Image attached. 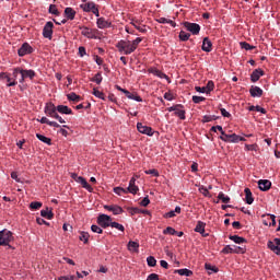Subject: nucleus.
<instances>
[{"label":"nucleus","mask_w":280,"mask_h":280,"mask_svg":"<svg viewBox=\"0 0 280 280\" xmlns=\"http://www.w3.org/2000/svg\"><path fill=\"white\" fill-rule=\"evenodd\" d=\"M141 40V37H138L132 42L127 39H120L119 42H117V44H115V48H117V51H119L120 54L129 56L130 54L136 51Z\"/></svg>","instance_id":"1"},{"label":"nucleus","mask_w":280,"mask_h":280,"mask_svg":"<svg viewBox=\"0 0 280 280\" xmlns=\"http://www.w3.org/2000/svg\"><path fill=\"white\" fill-rule=\"evenodd\" d=\"M36 73L32 69H22L21 67H16L12 69V78L14 80L18 79L20 84H24L26 80L33 81L35 79Z\"/></svg>","instance_id":"2"},{"label":"nucleus","mask_w":280,"mask_h":280,"mask_svg":"<svg viewBox=\"0 0 280 280\" xmlns=\"http://www.w3.org/2000/svg\"><path fill=\"white\" fill-rule=\"evenodd\" d=\"M244 253H246V248L238 247L235 245H233V247H231V245H225V247L222 249V254L224 255H230V254L244 255Z\"/></svg>","instance_id":"3"},{"label":"nucleus","mask_w":280,"mask_h":280,"mask_svg":"<svg viewBox=\"0 0 280 280\" xmlns=\"http://www.w3.org/2000/svg\"><path fill=\"white\" fill-rule=\"evenodd\" d=\"M115 222H112V217L108 214H100L96 218V224L101 226L102 229H108L110 224H114Z\"/></svg>","instance_id":"4"},{"label":"nucleus","mask_w":280,"mask_h":280,"mask_svg":"<svg viewBox=\"0 0 280 280\" xmlns=\"http://www.w3.org/2000/svg\"><path fill=\"white\" fill-rule=\"evenodd\" d=\"M12 242V233L9 230L0 231V246H9Z\"/></svg>","instance_id":"5"},{"label":"nucleus","mask_w":280,"mask_h":280,"mask_svg":"<svg viewBox=\"0 0 280 280\" xmlns=\"http://www.w3.org/2000/svg\"><path fill=\"white\" fill-rule=\"evenodd\" d=\"M183 105L182 104H177V105H173L172 107H167V112L175 113V116L179 117L180 120H185L186 119V112L182 109Z\"/></svg>","instance_id":"6"},{"label":"nucleus","mask_w":280,"mask_h":280,"mask_svg":"<svg viewBox=\"0 0 280 280\" xmlns=\"http://www.w3.org/2000/svg\"><path fill=\"white\" fill-rule=\"evenodd\" d=\"M184 25L186 31L190 32L194 36H198L200 34V30H201L200 24L185 22Z\"/></svg>","instance_id":"7"},{"label":"nucleus","mask_w":280,"mask_h":280,"mask_svg":"<svg viewBox=\"0 0 280 280\" xmlns=\"http://www.w3.org/2000/svg\"><path fill=\"white\" fill-rule=\"evenodd\" d=\"M52 30H54V23L46 22V24H44V28H43V37L51 40V34H54Z\"/></svg>","instance_id":"8"},{"label":"nucleus","mask_w":280,"mask_h":280,"mask_svg":"<svg viewBox=\"0 0 280 280\" xmlns=\"http://www.w3.org/2000/svg\"><path fill=\"white\" fill-rule=\"evenodd\" d=\"M30 54H33V48L28 43L22 44V47H20L18 49V56H20V57H24V56H27Z\"/></svg>","instance_id":"9"},{"label":"nucleus","mask_w":280,"mask_h":280,"mask_svg":"<svg viewBox=\"0 0 280 280\" xmlns=\"http://www.w3.org/2000/svg\"><path fill=\"white\" fill-rule=\"evenodd\" d=\"M44 114H46V116L58 115V106L54 105V103H46Z\"/></svg>","instance_id":"10"},{"label":"nucleus","mask_w":280,"mask_h":280,"mask_svg":"<svg viewBox=\"0 0 280 280\" xmlns=\"http://www.w3.org/2000/svg\"><path fill=\"white\" fill-rule=\"evenodd\" d=\"M136 127L141 135L153 137V129L151 127L144 126L142 122H138Z\"/></svg>","instance_id":"11"},{"label":"nucleus","mask_w":280,"mask_h":280,"mask_svg":"<svg viewBox=\"0 0 280 280\" xmlns=\"http://www.w3.org/2000/svg\"><path fill=\"white\" fill-rule=\"evenodd\" d=\"M104 210L112 212L114 215L122 213V208L117 205H104Z\"/></svg>","instance_id":"12"},{"label":"nucleus","mask_w":280,"mask_h":280,"mask_svg":"<svg viewBox=\"0 0 280 280\" xmlns=\"http://www.w3.org/2000/svg\"><path fill=\"white\" fill-rule=\"evenodd\" d=\"M97 33L96 30L90 28V27H82V36L90 38V39H95L97 36L95 35Z\"/></svg>","instance_id":"13"},{"label":"nucleus","mask_w":280,"mask_h":280,"mask_svg":"<svg viewBox=\"0 0 280 280\" xmlns=\"http://www.w3.org/2000/svg\"><path fill=\"white\" fill-rule=\"evenodd\" d=\"M96 27H98V30H106L112 27V22H109L108 20L104 19V18H98L96 19Z\"/></svg>","instance_id":"14"},{"label":"nucleus","mask_w":280,"mask_h":280,"mask_svg":"<svg viewBox=\"0 0 280 280\" xmlns=\"http://www.w3.org/2000/svg\"><path fill=\"white\" fill-rule=\"evenodd\" d=\"M265 72L262 69H256L254 70V72H252V74L249 75V80L253 82V83H256L257 81H259V79L261 77H264Z\"/></svg>","instance_id":"15"},{"label":"nucleus","mask_w":280,"mask_h":280,"mask_svg":"<svg viewBox=\"0 0 280 280\" xmlns=\"http://www.w3.org/2000/svg\"><path fill=\"white\" fill-rule=\"evenodd\" d=\"M237 133H230V136H220L219 139L225 143H237Z\"/></svg>","instance_id":"16"},{"label":"nucleus","mask_w":280,"mask_h":280,"mask_svg":"<svg viewBox=\"0 0 280 280\" xmlns=\"http://www.w3.org/2000/svg\"><path fill=\"white\" fill-rule=\"evenodd\" d=\"M264 95V90L258 86L252 85L249 88V96L252 97H261Z\"/></svg>","instance_id":"17"},{"label":"nucleus","mask_w":280,"mask_h":280,"mask_svg":"<svg viewBox=\"0 0 280 280\" xmlns=\"http://www.w3.org/2000/svg\"><path fill=\"white\" fill-rule=\"evenodd\" d=\"M257 185L259 186V190L269 191L272 184L270 183V180L261 179L257 182Z\"/></svg>","instance_id":"18"},{"label":"nucleus","mask_w":280,"mask_h":280,"mask_svg":"<svg viewBox=\"0 0 280 280\" xmlns=\"http://www.w3.org/2000/svg\"><path fill=\"white\" fill-rule=\"evenodd\" d=\"M201 50H203L206 52L212 51V43L209 39V37L203 38V44L201 45Z\"/></svg>","instance_id":"19"},{"label":"nucleus","mask_w":280,"mask_h":280,"mask_svg":"<svg viewBox=\"0 0 280 280\" xmlns=\"http://www.w3.org/2000/svg\"><path fill=\"white\" fill-rule=\"evenodd\" d=\"M57 113L61 115H72V109L69 106L57 105Z\"/></svg>","instance_id":"20"},{"label":"nucleus","mask_w":280,"mask_h":280,"mask_svg":"<svg viewBox=\"0 0 280 280\" xmlns=\"http://www.w3.org/2000/svg\"><path fill=\"white\" fill-rule=\"evenodd\" d=\"M77 15V11H74L72 8H65V18L69 21H74V18Z\"/></svg>","instance_id":"21"},{"label":"nucleus","mask_w":280,"mask_h":280,"mask_svg":"<svg viewBox=\"0 0 280 280\" xmlns=\"http://www.w3.org/2000/svg\"><path fill=\"white\" fill-rule=\"evenodd\" d=\"M80 8H82L83 12H92V11L98 10L95 3L93 2L81 4Z\"/></svg>","instance_id":"22"},{"label":"nucleus","mask_w":280,"mask_h":280,"mask_svg":"<svg viewBox=\"0 0 280 280\" xmlns=\"http://www.w3.org/2000/svg\"><path fill=\"white\" fill-rule=\"evenodd\" d=\"M267 248H269L270 252L275 253L276 256H280V246L275 245L272 242H267Z\"/></svg>","instance_id":"23"},{"label":"nucleus","mask_w":280,"mask_h":280,"mask_svg":"<svg viewBox=\"0 0 280 280\" xmlns=\"http://www.w3.org/2000/svg\"><path fill=\"white\" fill-rule=\"evenodd\" d=\"M74 182L82 185L83 189H86L90 192H93V187L85 180V178H78Z\"/></svg>","instance_id":"24"},{"label":"nucleus","mask_w":280,"mask_h":280,"mask_svg":"<svg viewBox=\"0 0 280 280\" xmlns=\"http://www.w3.org/2000/svg\"><path fill=\"white\" fill-rule=\"evenodd\" d=\"M149 73H151L154 77L160 78V79H167V75L164 74V72H162L159 69L151 68V69H149Z\"/></svg>","instance_id":"25"},{"label":"nucleus","mask_w":280,"mask_h":280,"mask_svg":"<svg viewBox=\"0 0 280 280\" xmlns=\"http://www.w3.org/2000/svg\"><path fill=\"white\" fill-rule=\"evenodd\" d=\"M245 201L247 205H252L254 202V197H252L250 188H244Z\"/></svg>","instance_id":"26"},{"label":"nucleus","mask_w":280,"mask_h":280,"mask_svg":"<svg viewBox=\"0 0 280 280\" xmlns=\"http://www.w3.org/2000/svg\"><path fill=\"white\" fill-rule=\"evenodd\" d=\"M230 241H232L235 244H246V238L237 236V235H230Z\"/></svg>","instance_id":"27"},{"label":"nucleus","mask_w":280,"mask_h":280,"mask_svg":"<svg viewBox=\"0 0 280 280\" xmlns=\"http://www.w3.org/2000/svg\"><path fill=\"white\" fill-rule=\"evenodd\" d=\"M175 214H180V207H175V210L166 212L164 214V219H172L175 218Z\"/></svg>","instance_id":"28"},{"label":"nucleus","mask_w":280,"mask_h":280,"mask_svg":"<svg viewBox=\"0 0 280 280\" xmlns=\"http://www.w3.org/2000/svg\"><path fill=\"white\" fill-rule=\"evenodd\" d=\"M175 273L179 275L180 277H191L192 271L190 269H175Z\"/></svg>","instance_id":"29"},{"label":"nucleus","mask_w":280,"mask_h":280,"mask_svg":"<svg viewBox=\"0 0 280 280\" xmlns=\"http://www.w3.org/2000/svg\"><path fill=\"white\" fill-rule=\"evenodd\" d=\"M196 233L203 234L206 232V223L198 221V224H196V228L194 229Z\"/></svg>","instance_id":"30"},{"label":"nucleus","mask_w":280,"mask_h":280,"mask_svg":"<svg viewBox=\"0 0 280 280\" xmlns=\"http://www.w3.org/2000/svg\"><path fill=\"white\" fill-rule=\"evenodd\" d=\"M40 217L51 220L54 218V212H51V209L49 210L46 208V210H40Z\"/></svg>","instance_id":"31"},{"label":"nucleus","mask_w":280,"mask_h":280,"mask_svg":"<svg viewBox=\"0 0 280 280\" xmlns=\"http://www.w3.org/2000/svg\"><path fill=\"white\" fill-rule=\"evenodd\" d=\"M140 244L133 241L128 242V252L137 253Z\"/></svg>","instance_id":"32"},{"label":"nucleus","mask_w":280,"mask_h":280,"mask_svg":"<svg viewBox=\"0 0 280 280\" xmlns=\"http://www.w3.org/2000/svg\"><path fill=\"white\" fill-rule=\"evenodd\" d=\"M125 95L130 101L142 102L141 97L137 93L127 92Z\"/></svg>","instance_id":"33"},{"label":"nucleus","mask_w":280,"mask_h":280,"mask_svg":"<svg viewBox=\"0 0 280 280\" xmlns=\"http://www.w3.org/2000/svg\"><path fill=\"white\" fill-rule=\"evenodd\" d=\"M38 141L46 143V145H51V139L48 137H45L44 135L37 133L36 135Z\"/></svg>","instance_id":"34"},{"label":"nucleus","mask_w":280,"mask_h":280,"mask_svg":"<svg viewBox=\"0 0 280 280\" xmlns=\"http://www.w3.org/2000/svg\"><path fill=\"white\" fill-rule=\"evenodd\" d=\"M67 100L69 102H80L81 97L79 95H77V93L71 92L70 94H67Z\"/></svg>","instance_id":"35"},{"label":"nucleus","mask_w":280,"mask_h":280,"mask_svg":"<svg viewBox=\"0 0 280 280\" xmlns=\"http://www.w3.org/2000/svg\"><path fill=\"white\" fill-rule=\"evenodd\" d=\"M91 82L96 83V85H101V83L103 82V74L101 72H97L95 77L91 79Z\"/></svg>","instance_id":"36"},{"label":"nucleus","mask_w":280,"mask_h":280,"mask_svg":"<svg viewBox=\"0 0 280 280\" xmlns=\"http://www.w3.org/2000/svg\"><path fill=\"white\" fill-rule=\"evenodd\" d=\"M218 200L222 201V203H230V197H228L226 195H224L223 191H220V194H218Z\"/></svg>","instance_id":"37"},{"label":"nucleus","mask_w":280,"mask_h":280,"mask_svg":"<svg viewBox=\"0 0 280 280\" xmlns=\"http://www.w3.org/2000/svg\"><path fill=\"white\" fill-rule=\"evenodd\" d=\"M248 110L249 112L261 113L262 115L267 114V110L264 107H260V106H249Z\"/></svg>","instance_id":"38"},{"label":"nucleus","mask_w":280,"mask_h":280,"mask_svg":"<svg viewBox=\"0 0 280 280\" xmlns=\"http://www.w3.org/2000/svg\"><path fill=\"white\" fill-rule=\"evenodd\" d=\"M43 207L40 201H31L30 209L31 210H39Z\"/></svg>","instance_id":"39"},{"label":"nucleus","mask_w":280,"mask_h":280,"mask_svg":"<svg viewBox=\"0 0 280 280\" xmlns=\"http://www.w3.org/2000/svg\"><path fill=\"white\" fill-rule=\"evenodd\" d=\"M114 192L117 196H122V195H127L129 191L125 188H121V187H115Z\"/></svg>","instance_id":"40"},{"label":"nucleus","mask_w":280,"mask_h":280,"mask_svg":"<svg viewBox=\"0 0 280 280\" xmlns=\"http://www.w3.org/2000/svg\"><path fill=\"white\" fill-rule=\"evenodd\" d=\"M89 240H90V233L80 232V241H82L83 244H88Z\"/></svg>","instance_id":"41"},{"label":"nucleus","mask_w":280,"mask_h":280,"mask_svg":"<svg viewBox=\"0 0 280 280\" xmlns=\"http://www.w3.org/2000/svg\"><path fill=\"white\" fill-rule=\"evenodd\" d=\"M48 13H50L55 16H59V11H58V8L56 7V4H50V8L48 9Z\"/></svg>","instance_id":"42"},{"label":"nucleus","mask_w":280,"mask_h":280,"mask_svg":"<svg viewBox=\"0 0 280 280\" xmlns=\"http://www.w3.org/2000/svg\"><path fill=\"white\" fill-rule=\"evenodd\" d=\"M93 95H95L96 98H101L102 101H106V97L104 96V93L98 91L97 89H93Z\"/></svg>","instance_id":"43"},{"label":"nucleus","mask_w":280,"mask_h":280,"mask_svg":"<svg viewBox=\"0 0 280 280\" xmlns=\"http://www.w3.org/2000/svg\"><path fill=\"white\" fill-rule=\"evenodd\" d=\"M147 266L153 268L156 266V259L153 256L147 257Z\"/></svg>","instance_id":"44"},{"label":"nucleus","mask_w":280,"mask_h":280,"mask_svg":"<svg viewBox=\"0 0 280 280\" xmlns=\"http://www.w3.org/2000/svg\"><path fill=\"white\" fill-rule=\"evenodd\" d=\"M108 228L118 230L120 232H125V226H122L120 223H117V222H114V223L109 224Z\"/></svg>","instance_id":"45"},{"label":"nucleus","mask_w":280,"mask_h":280,"mask_svg":"<svg viewBox=\"0 0 280 280\" xmlns=\"http://www.w3.org/2000/svg\"><path fill=\"white\" fill-rule=\"evenodd\" d=\"M162 233L164 235H172V236H174L177 233V231H175L174 228H172V226H167L166 230L162 231Z\"/></svg>","instance_id":"46"},{"label":"nucleus","mask_w":280,"mask_h":280,"mask_svg":"<svg viewBox=\"0 0 280 280\" xmlns=\"http://www.w3.org/2000/svg\"><path fill=\"white\" fill-rule=\"evenodd\" d=\"M241 48H243L246 51H250L252 49H255V46H252L250 44L246 42H241Z\"/></svg>","instance_id":"47"},{"label":"nucleus","mask_w":280,"mask_h":280,"mask_svg":"<svg viewBox=\"0 0 280 280\" xmlns=\"http://www.w3.org/2000/svg\"><path fill=\"white\" fill-rule=\"evenodd\" d=\"M190 38V34L186 33L185 31H180L179 33V40L186 42Z\"/></svg>","instance_id":"48"},{"label":"nucleus","mask_w":280,"mask_h":280,"mask_svg":"<svg viewBox=\"0 0 280 280\" xmlns=\"http://www.w3.org/2000/svg\"><path fill=\"white\" fill-rule=\"evenodd\" d=\"M125 190L129 191V194L136 195L139 189L136 185H128V187L125 188Z\"/></svg>","instance_id":"49"},{"label":"nucleus","mask_w":280,"mask_h":280,"mask_svg":"<svg viewBox=\"0 0 280 280\" xmlns=\"http://www.w3.org/2000/svg\"><path fill=\"white\" fill-rule=\"evenodd\" d=\"M217 119H218L217 116H203L202 122L208 124V122H211V121L217 120Z\"/></svg>","instance_id":"50"},{"label":"nucleus","mask_w":280,"mask_h":280,"mask_svg":"<svg viewBox=\"0 0 280 280\" xmlns=\"http://www.w3.org/2000/svg\"><path fill=\"white\" fill-rule=\"evenodd\" d=\"M192 102H194V104H200L201 102H206V97L194 95Z\"/></svg>","instance_id":"51"},{"label":"nucleus","mask_w":280,"mask_h":280,"mask_svg":"<svg viewBox=\"0 0 280 280\" xmlns=\"http://www.w3.org/2000/svg\"><path fill=\"white\" fill-rule=\"evenodd\" d=\"M91 231L96 234H103V229L98 225H91Z\"/></svg>","instance_id":"52"},{"label":"nucleus","mask_w":280,"mask_h":280,"mask_svg":"<svg viewBox=\"0 0 280 280\" xmlns=\"http://www.w3.org/2000/svg\"><path fill=\"white\" fill-rule=\"evenodd\" d=\"M206 270H210V271H212V272H214V273H218V272H219V268L212 266L211 264H206Z\"/></svg>","instance_id":"53"},{"label":"nucleus","mask_w":280,"mask_h":280,"mask_svg":"<svg viewBox=\"0 0 280 280\" xmlns=\"http://www.w3.org/2000/svg\"><path fill=\"white\" fill-rule=\"evenodd\" d=\"M195 90L198 93H205V94H209L212 92V91H209L207 88H200V86H196Z\"/></svg>","instance_id":"54"},{"label":"nucleus","mask_w":280,"mask_h":280,"mask_svg":"<svg viewBox=\"0 0 280 280\" xmlns=\"http://www.w3.org/2000/svg\"><path fill=\"white\" fill-rule=\"evenodd\" d=\"M145 174L151 175L153 177H159V171H156V170H147Z\"/></svg>","instance_id":"55"},{"label":"nucleus","mask_w":280,"mask_h":280,"mask_svg":"<svg viewBox=\"0 0 280 280\" xmlns=\"http://www.w3.org/2000/svg\"><path fill=\"white\" fill-rule=\"evenodd\" d=\"M47 116L56 119L57 121H59V124H65L63 118L61 116H59L58 114H56V115H47Z\"/></svg>","instance_id":"56"},{"label":"nucleus","mask_w":280,"mask_h":280,"mask_svg":"<svg viewBox=\"0 0 280 280\" xmlns=\"http://www.w3.org/2000/svg\"><path fill=\"white\" fill-rule=\"evenodd\" d=\"M47 116L56 119L57 121H59V124H65L63 118L61 116H59L58 114H56V115H47Z\"/></svg>","instance_id":"57"},{"label":"nucleus","mask_w":280,"mask_h":280,"mask_svg":"<svg viewBox=\"0 0 280 280\" xmlns=\"http://www.w3.org/2000/svg\"><path fill=\"white\" fill-rule=\"evenodd\" d=\"M202 89H207L208 91L214 90V83L212 81H208L207 85L203 86Z\"/></svg>","instance_id":"58"},{"label":"nucleus","mask_w":280,"mask_h":280,"mask_svg":"<svg viewBox=\"0 0 280 280\" xmlns=\"http://www.w3.org/2000/svg\"><path fill=\"white\" fill-rule=\"evenodd\" d=\"M164 100H166L168 102H172V101H174V95L172 93H170V92H166L164 94Z\"/></svg>","instance_id":"59"},{"label":"nucleus","mask_w":280,"mask_h":280,"mask_svg":"<svg viewBox=\"0 0 280 280\" xmlns=\"http://www.w3.org/2000/svg\"><path fill=\"white\" fill-rule=\"evenodd\" d=\"M37 224L38 225H47V226L50 225V223L46 222L45 219H43L40 217L37 218Z\"/></svg>","instance_id":"60"},{"label":"nucleus","mask_w":280,"mask_h":280,"mask_svg":"<svg viewBox=\"0 0 280 280\" xmlns=\"http://www.w3.org/2000/svg\"><path fill=\"white\" fill-rule=\"evenodd\" d=\"M220 114L222 115V117H225V118L231 117V114L228 113V110H225L224 108H220Z\"/></svg>","instance_id":"61"},{"label":"nucleus","mask_w":280,"mask_h":280,"mask_svg":"<svg viewBox=\"0 0 280 280\" xmlns=\"http://www.w3.org/2000/svg\"><path fill=\"white\" fill-rule=\"evenodd\" d=\"M147 280H160V279H159V275H156V273H151V275L147 276Z\"/></svg>","instance_id":"62"},{"label":"nucleus","mask_w":280,"mask_h":280,"mask_svg":"<svg viewBox=\"0 0 280 280\" xmlns=\"http://www.w3.org/2000/svg\"><path fill=\"white\" fill-rule=\"evenodd\" d=\"M78 54L80 55V57H84L85 56V48H84V46H80V48H78Z\"/></svg>","instance_id":"63"},{"label":"nucleus","mask_w":280,"mask_h":280,"mask_svg":"<svg viewBox=\"0 0 280 280\" xmlns=\"http://www.w3.org/2000/svg\"><path fill=\"white\" fill-rule=\"evenodd\" d=\"M59 280H78V278L74 276H65L59 278Z\"/></svg>","instance_id":"64"}]
</instances>
